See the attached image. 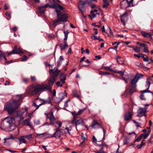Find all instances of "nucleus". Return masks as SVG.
Returning <instances> with one entry per match:
<instances>
[{
	"instance_id": "1",
	"label": "nucleus",
	"mask_w": 153,
	"mask_h": 153,
	"mask_svg": "<svg viewBox=\"0 0 153 153\" xmlns=\"http://www.w3.org/2000/svg\"><path fill=\"white\" fill-rule=\"evenodd\" d=\"M22 99L21 95L16 96V99L13 101L7 102L4 106V109L7 111L8 114L10 115L13 114L15 111L19 108L22 102L21 101Z\"/></svg>"
},
{
	"instance_id": "2",
	"label": "nucleus",
	"mask_w": 153,
	"mask_h": 153,
	"mask_svg": "<svg viewBox=\"0 0 153 153\" xmlns=\"http://www.w3.org/2000/svg\"><path fill=\"white\" fill-rule=\"evenodd\" d=\"M49 7L52 8L56 9V11L57 13L58 19L54 20L53 22V25L55 27L57 25L61 23V22H65L67 21L68 16L65 13H63L60 10L63 9V7L58 4H56L55 3L49 6Z\"/></svg>"
},
{
	"instance_id": "3",
	"label": "nucleus",
	"mask_w": 153,
	"mask_h": 153,
	"mask_svg": "<svg viewBox=\"0 0 153 153\" xmlns=\"http://www.w3.org/2000/svg\"><path fill=\"white\" fill-rule=\"evenodd\" d=\"M50 86L45 85V84H33L28 87L27 93L30 95H36L41 91H45L46 89H51Z\"/></svg>"
},
{
	"instance_id": "4",
	"label": "nucleus",
	"mask_w": 153,
	"mask_h": 153,
	"mask_svg": "<svg viewBox=\"0 0 153 153\" xmlns=\"http://www.w3.org/2000/svg\"><path fill=\"white\" fill-rule=\"evenodd\" d=\"M13 119L12 118L8 117L5 118L1 122V128L4 130H9L13 125L12 123Z\"/></svg>"
},
{
	"instance_id": "5",
	"label": "nucleus",
	"mask_w": 153,
	"mask_h": 153,
	"mask_svg": "<svg viewBox=\"0 0 153 153\" xmlns=\"http://www.w3.org/2000/svg\"><path fill=\"white\" fill-rule=\"evenodd\" d=\"M152 79H153V76H152L151 77L149 76L146 79V85L148 86V88L147 89L141 91H140L141 94L140 95V99L142 100H145L146 99V97H145V95L144 94V93L148 92L152 94H153V93L151 91L149 90V89L150 86V84L151 82L153 81Z\"/></svg>"
},
{
	"instance_id": "6",
	"label": "nucleus",
	"mask_w": 153,
	"mask_h": 153,
	"mask_svg": "<svg viewBox=\"0 0 153 153\" xmlns=\"http://www.w3.org/2000/svg\"><path fill=\"white\" fill-rule=\"evenodd\" d=\"M51 103V100L50 98L46 101H45L43 99H36L35 100L33 104V105L36 107V109H37L39 107V106L48 103V104Z\"/></svg>"
},
{
	"instance_id": "7",
	"label": "nucleus",
	"mask_w": 153,
	"mask_h": 153,
	"mask_svg": "<svg viewBox=\"0 0 153 153\" xmlns=\"http://www.w3.org/2000/svg\"><path fill=\"white\" fill-rule=\"evenodd\" d=\"M89 3L88 1L86 0H80L78 4V8L83 16V13L85 11V5L86 4H88Z\"/></svg>"
},
{
	"instance_id": "8",
	"label": "nucleus",
	"mask_w": 153,
	"mask_h": 153,
	"mask_svg": "<svg viewBox=\"0 0 153 153\" xmlns=\"http://www.w3.org/2000/svg\"><path fill=\"white\" fill-rule=\"evenodd\" d=\"M143 76V75L141 74H137L136 76H135L134 79H132L131 82V86L133 89V92L134 91L135 88L136 86V83L137 82L139 79Z\"/></svg>"
},
{
	"instance_id": "9",
	"label": "nucleus",
	"mask_w": 153,
	"mask_h": 153,
	"mask_svg": "<svg viewBox=\"0 0 153 153\" xmlns=\"http://www.w3.org/2000/svg\"><path fill=\"white\" fill-rule=\"evenodd\" d=\"M83 122L82 118L79 117H74L71 123L72 124H75L76 126L77 125L81 124Z\"/></svg>"
},
{
	"instance_id": "10",
	"label": "nucleus",
	"mask_w": 153,
	"mask_h": 153,
	"mask_svg": "<svg viewBox=\"0 0 153 153\" xmlns=\"http://www.w3.org/2000/svg\"><path fill=\"white\" fill-rule=\"evenodd\" d=\"M55 126L56 128V131L54 133L53 135L52 136V137H54L56 138H59L62 135V131L61 129H60L59 128H57V127L56 126Z\"/></svg>"
},
{
	"instance_id": "11",
	"label": "nucleus",
	"mask_w": 153,
	"mask_h": 153,
	"mask_svg": "<svg viewBox=\"0 0 153 153\" xmlns=\"http://www.w3.org/2000/svg\"><path fill=\"white\" fill-rule=\"evenodd\" d=\"M146 109H143V108H140L138 111V114L137 116L138 117H141L143 116L146 117Z\"/></svg>"
},
{
	"instance_id": "12",
	"label": "nucleus",
	"mask_w": 153,
	"mask_h": 153,
	"mask_svg": "<svg viewBox=\"0 0 153 153\" xmlns=\"http://www.w3.org/2000/svg\"><path fill=\"white\" fill-rule=\"evenodd\" d=\"M50 5L48 4H46L42 5L39 7L38 9L40 13H44L47 8L48 6L49 7Z\"/></svg>"
},
{
	"instance_id": "13",
	"label": "nucleus",
	"mask_w": 153,
	"mask_h": 153,
	"mask_svg": "<svg viewBox=\"0 0 153 153\" xmlns=\"http://www.w3.org/2000/svg\"><path fill=\"white\" fill-rule=\"evenodd\" d=\"M56 77L55 76H51L50 77V79H49L48 81V84L49 85H47L48 86H50L51 88V89H48L49 90H51L52 89L51 86L53 85V83L56 80Z\"/></svg>"
},
{
	"instance_id": "14",
	"label": "nucleus",
	"mask_w": 153,
	"mask_h": 153,
	"mask_svg": "<svg viewBox=\"0 0 153 153\" xmlns=\"http://www.w3.org/2000/svg\"><path fill=\"white\" fill-rule=\"evenodd\" d=\"M128 13L127 12H125L122 15L120 16V19L121 23L124 25H125V21L127 20Z\"/></svg>"
},
{
	"instance_id": "15",
	"label": "nucleus",
	"mask_w": 153,
	"mask_h": 153,
	"mask_svg": "<svg viewBox=\"0 0 153 153\" xmlns=\"http://www.w3.org/2000/svg\"><path fill=\"white\" fill-rule=\"evenodd\" d=\"M91 126L92 128H101L102 127L100 124L98 123L97 120H93V122L91 123Z\"/></svg>"
},
{
	"instance_id": "16",
	"label": "nucleus",
	"mask_w": 153,
	"mask_h": 153,
	"mask_svg": "<svg viewBox=\"0 0 153 153\" xmlns=\"http://www.w3.org/2000/svg\"><path fill=\"white\" fill-rule=\"evenodd\" d=\"M50 72V73L52 74L51 76H55L56 77L57 76L60 72V71L58 70L57 68H54L53 70H51Z\"/></svg>"
},
{
	"instance_id": "17",
	"label": "nucleus",
	"mask_w": 153,
	"mask_h": 153,
	"mask_svg": "<svg viewBox=\"0 0 153 153\" xmlns=\"http://www.w3.org/2000/svg\"><path fill=\"white\" fill-rule=\"evenodd\" d=\"M132 116V115L130 112L126 113L124 116V120L127 121L129 120Z\"/></svg>"
},
{
	"instance_id": "18",
	"label": "nucleus",
	"mask_w": 153,
	"mask_h": 153,
	"mask_svg": "<svg viewBox=\"0 0 153 153\" xmlns=\"http://www.w3.org/2000/svg\"><path fill=\"white\" fill-rule=\"evenodd\" d=\"M13 50H14V52L15 53L14 54H20V53H23V52L20 49V48H17V46H15Z\"/></svg>"
},
{
	"instance_id": "19",
	"label": "nucleus",
	"mask_w": 153,
	"mask_h": 153,
	"mask_svg": "<svg viewBox=\"0 0 153 153\" xmlns=\"http://www.w3.org/2000/svg\"><path fill=\"white\" fill-rule=\"evenodd\" d=\"M65 93L63 92H61L59 94V99L60 100H62L65 97H67V94L66 92V91H65Z\"/></svg>"
},
{
	"instance_id": "20",
	"label": "nucleus",
	"mask_w": 153,
	"mask_h": 153,
	"mask_svg": "<svg viewBox=\"0 0 153 153\" xmlns=\"http://www.w3.org/2000/svg\"><path fill=\"white\" fill-rule=\"evenodd\" d=\"M128 4H127L126 0H123L121 3V8L123 9L127 7Z\"/></svg>"
},
{
	"instance_id": "21",
	"label": "nucleus",
	"mask_w": 153,
	"mask_h": 153,
	"mask_svg": "<svg viewBox=\"0 0 153 153\" xmlns=\"http://www.w3.org/2000/svg\"><path fill=\"white\" fill-rule=\"evenodd\" d=\"M68 46V45L67 44L66 42L65 41L63 44H60V47L61 50H64Z\"/></svg>"
},
{
	"instance_id": "22",
	"label": "nucleus",
	"mask_w": 153,
	"mask_h": 153,
	"mask_svg": "<svg viewBox=\"0 0 153 153\" xmlns=\"http://www.w3.org/2000/svg\"><path fill=\"white\" fill-rule=\"evenodd\" d=\"M31 119V117H29V118L28 119L25 120L23 121V124L28 126H30V121Z\"/></svg>"
},
{
	"instance_id": "23",
	"label": "nucleus",
	"mask_w": 153,
	"mask_h": 153,
	"mask_svg": "<svg viewBox=\"0 0 153 153\" xmlns=\"http://www.w3.org/2000/svg\"><path fill=\"white\" fill-rule=\"evenodd\" d=\"M51 117L50 118H49L50 119V120L51 121V123L52 125H53V122L55 121L56 120V119L54 117L53 115V112H51L50 114Z\"/></svg>"
},
{
	"instance_id": "24",
	"label": "nucleus",
	"mask_w": 153,
	"mask_h": 153,
	"mask_svg": "<svg viewBox=\"0 0 153 153\" xmlns=\"http://www.w3.org/2000/svg\"><path fill=\"white\" fill-rule=\"evenodd\" d=\"M60 80L62 82V83H64L65 82V80H66V78L64 74H62L60 76Z\"/></svg>"
},
{
	"instance_id": "25",
	"label": "nucleus",
	"mask_w": 153,
	"mask_h": 153,
	"mask_svg": "<svg viewBox=\"0 0 153 153\" xmlns=\"http://www.w3.org/2000/svg\"><path fill=\"white\" fill-rule=\"evenodd\" d=\"M142 34L143 36L145 37H146L150 39L151 38V34L149 33L143 32H142Z\"/></svg>"
},
{
	"instance_id": "26",
	"label": "nucleus",
	"mask_w": 153,
	"mask_h": 153,
	"mask_svg": "<svg viewBox=\"0 0 153 153\" xmlns=\"http://www.w3.org/2000/svg\"><path fill=\"white\" fill-rule=\"evenodd\" d=\"M23 136H21L18 138L19 141V144L22 143H26V141L25 140V139L23 138Z\"/></svg>"
},
{
	"instance_id": "27",
	"label": "nucleus",
	"mask_w": 153,
	"mask_h": 153,
	"mask_svg": "<svg viewBox=\"0 0 153 153\" xmlns=\"http://www.w3.org/2000/svg\"><path fill=\"white\" fill-rule=\"evenodd\" d=\"M103 7L104 8H107L109 5L108 1L107 0L103 1Z\"/></svg>"
},
{
	"instance_id": "28",
	"label": "nucleus",
	"mask_w": 153,
	"mask_h": 153,
	"mask_svg": "<svg viewBox=\"0 0 153 153\" xmlns=\"http://www.w3.org/2000/svg\"><path fill=\"white\" fill-rule=\"evenodd\" d=\"M92 15V16L90 15H88V16L91 18V20H92L96 16V15L93 13V10H91L90 11Z\"/></svg>"
},
{
	"instance_id": "29",
	"label": "nucleus",
	"mask_w": 153,
	"mask_h": 153,
	"mask_svg": "<svg viewBox=\"0 0 153 153\" xmlns=\"http://www.w3.org/2000/svg\"><path fill=\"white\" fill-rule=\"evenodd\" d=\"M133 0H126L128 4V7H132L133 6Z\"/></svg>"
},
{
	"instance_id": "30",
	"label": "nucleus",
	"mask_w": 153,
	"mask_h": 153,
	"mask_svg": "<svg viewBox=\"0 0 153 153\" xmlns=\"http://www.w3.org/2000/svg\"><path fill=\"white\" fill-rule=\"evenodd\" d=\"M86 109V108H84L82 109H79L78 112V114L79 115L82 114Z\"/></svg>"
},
{
	"instance_id": "31",
	"label": "nucleus",
	"mask_w": 153,
	"mask_h": 153,
	"mask_svg": "<svg viewBox=\"0 0 153 153\" xmlns=\"http://www.w3.org/2000/svg\"><path fill=\"white\" fill-rule=\"evenodd\" d=\"M134 51L137 53H139L140 52V48L138 47L137 46H136L133 48V49Z\"/></svg>"
},
{
	"instance_id": "32",
	"label": "nucleus",
	"mask_w": 153,
	"mask_h": 153,
	"mask_svg": "<svg viewBox=\"0 0 153 153\" xmlns=\"http://www.w3.org/2000/svg\"><path fill=\"white\" fill-rule=\"evenodd\" d=\"M16 113L17 115L18 116L21 117L22 116L24 113L20 111H16Z\"/></svg>"
},
{
	"instance_id": "33",
	"label": "nucleus",
	"mask_w": 153,
	"mask_h": 153,
	"mask_svg": "<svg viewBox=\"0 0 153 153\" xmlns=\"http://www.w3.org/2000/svg\"><path fill=\"white\" fill-rule=\"evenodd\" d=\"M73 93L75 97H76L79 99L80 98V96L79 95H78L77 94V92L76 90H74L73 92Z\"/></svg>"
},
{
	"instance_id": "34",
	"label": "nucleus",
	"mask_w": 153,
	"mask_h": 153,
	"mask_svg": "<svg viewBox=\"0 0 153 153\" xmlns=\"http://www.w3.org/2000/svg\"><path fill=\"white\" fill-rule=\"evenodd\" d=\"M1 57H3V58L5 60H6V58L5 57V54L3 53V52L1 51H0V58H1Z\"/></svg>"
},
{
	"instance_id": "35",
	"label": "nucleus",
	"mask_w": 153,
	"mask_h": 153,
	"mask_svg": "<svg viewBox=\"0 0 153 153\" xmlns=\"http://www.w3.org/2000/svg\"><path fill=\"white\" fill-rule=\"evenodd\" d=\"M145 145V143L142 142L141 144L140 145H137V146L136 147L138 149H140L141 147H142L143 146H144Z\"/></svg>"
},
{
	"instance_id": "36",
	"label": "nucleus",
	"mask_w": 153,
	"mask_h": 153,
	"mask_svg": "<svg viewBox=\"0 0 153 153\" xmlns=\"http://www.w3.org/2000/svg\"><path fill=\"white\" fill-rule=\"evenodd\" d=\"M81 137L82 139L84 141H85L87 138V136L85 135H84V134L82 133L81 134Z\"/></svg>"
},
{
	"instance_id": "37",
	"label": "nucleus",
	"mask_w": 153,
	"mask_h": 153,
	"mask_svg": "<svg viewBox=\"0 0 153 153\" xmlns=\"http://www.w3.org/2000/svg\"><path fill=\"white\" fill-rule=\"evenodd\" d=\"M111 66H109V67L104 66L103 67V68L104 69L107 70H109L111 71H113V72L114 71V70L111 69Z\"/></svg>"
},
{
	"instance_id": "38",
	"label": "nucleus",
	"mask_w": 153,
	"mask_h": 153,
	"mask_svg": "<svg viewBox=\"0 0 153 153\" xmlns=\"http://www.w3.org/2000/svg\"><path fill=\"white\" fill-rule=\"evenodd\" d=\"M56 123L58 125V126L57 128H60L62 126V123L60 121H57L56 122Z\"/></svg>"
},
{
	"instance_id": "39",
	"label": "nucleus",
	"mask_w": 153,
	"mask_h": 153,
	"mask_svg": "<svg viewBox=\"0 0 153 153\" xmlns=\"http://www.w3.org/2000/svg\"><path fill=\"white\" fill-rule=\"evenodd\" d=\"M114 72L117 73L119 74L121 76H122L124 75V73L121 71H114Z\"/></svg>"
},
{
	"instance_id": "40",
	"label": "nucleus",
	"mask_w": 153,
	"mask_h": 153,
	"mask_svg": "<svg viewBox=\"0 0 153 153\" xmlns=\"http://www.w3.org/2000/svg\"><path fill=\"white\" fill-rule=\"evenodd\" d=\"M5 14L8 17L7 19L8 20L9 19L11 18V14L10 12H7Z\"/></svg>"
},
{
	"instance_id": "41",
	"label": "nucleus",
	"mask_w": 153,
	"mask_h": 153,
	"mask_svg": "<svg viewBox=\"0 0 153 153\" xmlns=\"http://www.w3.org/2000/svg\"><path fill=\"white\" fill-rule=\"evenodd\" d=\"M144 49L143 50V51L144 52L146 53H149V51L148 50V48L146 46L144 47Z\"/></svg>"
},
{
	"instance_id": "42",
	"label": "nucleus",
	"mask_w": 153,
	"mask_h": 153,
	"mask_svg": "<svg viewBox=\"0 0 153 153\" xmlns=\"http://www.w3.org/2000/svg\"><path fill=\"white\" fill-rule=\"evenodd\" d=\"M65 130L64 131V132H65V133L66 134L67 133H68V134H70V133L69 132V130H69L68 127H66L65 128Z\"/></svg>"
},
{
	"instance_id": "43",
	"label": "nucleus",
	"mask_w": 153,
	"mask_h": 153,
	"mask_svg": "<svg viewBox=\"0 0 153 153\" xmlns=\"http://www.w3.org/2000/svg\"><path fill=\"white\" fill-rule=\"evenodd\" d=\"M140 136L142 138L143 137L144 139H146L148 137V134L146 133H143Z\"/></svg>"
},
{
	"instance_id": "44",
	"label": "nucleus",
	"mask_w": 153,
	"mask_h": 153,
	"mask_svg": "<svg viewBox=\"0 0 153 153\" xmlns=\"http://www.w3.org/2000/svg\"><path fill=\"white\" fill-rule=\"evenodd\" d=\"M27 59V57L25 55H24L22 58V60L24 61H26Z\"/></svg>"
},
{
	"instance_id": "45",
	"label": "nucleus",
	"mask_w": 153,
	"mask_h": 153,
	"mask_svg": "<svg viewBox=\"0 0 153 153\" xmlns=\"http://www.w3.org/2000/svg\"><path fill=\"white\" fill-rule=\"evenodd\" d=\"M101 128H102L103 130V138L104 139H105V135L106 133V131L104 128L102 127Z\"/></svg>"
},
{
	"instance_id": "46",
	"label": "nucleus",
	"mask_w": 153,
	"mask_h": 153,
	"mask_svg": "<svg viewBox=\"0 0 153 153\" xmlns=\"http://www.w3.org/2000/svg\"><path fill=\"white\" fill-rule=\"evenodd\" d=\"M32 137V134H30L29 135H26L25 136V137L27 138L28 139H30Z\"/></svg>"
},
{
	"instance_id": "47",
	"label": "nucleus",
	"mask_w": 153,
	"mask_h": 153,
	"mask_svg": "<svg viewBox=\"0 0 153 153\" xmlns=\"http://www.w3.org/2000/svg\"><path fill=\"white\" fill-rule=\"evenodd\" d=\"M132 121L134 124H136V126H137V127H140V123H138V122H136L134 120H133Z\"/></svg>"
},
{
	"instance_id": "48",
	"label": "nucleus",
	"mask_w": 153,
	"mask_h": 153,
	"mask_svg": "<svg viewBox=\"0 0 153 153\" xmlns=\"http://www.w3.org/2000/svg\"><path fill=\"white\" fill-rule=\"evenodd\" d=\"M121 57L120 56H117L116 57V59L117 62L120 64H123V62H119V59H120Z\"/></svg>"
},
{
	"instance_id": "49",
	"label": "nucleus",
	"mask_w": 153,
	"mask_h": 153,
	"mask_svg": "<svg viewBox=\"0 0 153 153\" xmlns=\"http://www.w3.org/2000/svg\"><path fill=\"white\" fill-rule=\"evenodd\" d=\"M71 113L74 116V117H76V116L79 115L78 114V112L76 113L75 111L72 112H71Z\"/></svg>"
},
{
	"instance_id": "50",
	"label": "nucleus",
	"mask_w": 153,
	"mask_h": 153,
	"mask_svg": "<svg viewBox=\"0 0 153 153\" xmlns=\"http://www.w3.org/2000/svg\"><path fill=\"white\" fill-rule=\"evenodd\" d=\"M32 113H29L27 112L26 113L25 115V117H27L28 116H30V117H31V115H32Z\"/></svg>"
},
{
	"instance_id": "51",
	"label": "nucleus",
	"mask_w": 153,
	"mask_h": 153,
	"mask_svg": "<svg viewBox=\"0 0 153 153\" xmlns=\"http://www.w3.org/2000/svg\"><path fill=\"white\" fill-rule=\"evenodd\" d=\"M61 83V82H60V81H58L57 82H56V84L58 86H60V87H62V84H60Z\"/></svg>"
},
{
	"instance_id": "52",
	"label": "nucleus",
	"mask_w": 153,
	"mask_h": 153,
	"mask_svg": "<svg viewBox=\"0 0 153 153\" xmlns=\"http://www.w3.org/2000/svg\"><path fill=\"white\" fill-rule=\"evenodd\" d=\"M91 39H92L97 40L99 39V38H97V36H92L91 37Z\"/></svg>"
},
{
	"instance_id": "53",
	"label": "nucleus",
	"mask_w": 153,
	"mask_h": 153,
	"mask_svg": "<svg viewBox=\"0 0 153 153\" xmlns=\"http://www.w3.org/2000/svg\"><path fill=\"white\" fill-rule=\"evenodd\" d=\"M22 80L25 83H27L28 82V79L27 78L23 79Z\"/></svg>"
},
{
	"instance_id": "54",
	"label": "nucleus",
	"mask_w": 153,
	"mask_h": 153,
	"mask_svg": "<svg viewBox=\"0 0 153 153\" xmlns=\"http://www.w3.org/2000/svg\"><path fill=\"white\" fill-rule=\"evenodd\" d=\"M34 123L36 125H38L39 124V121L38 120H35L34 121Z\"/></svg>"
},
{
	"instance_id": "55",
	"label": "nucleus",
	"mask_w": 153,
	"mask_h": 153,
	"mask_svg": "<svg viewBox=\"0 0 153 153\" xmlns=\"http://www.w3.org/2000/svg\"><path fill=\"white\" fill-rule=\"evenodd\" d=\"M142 138L141 137V136H140L139 137H138L136 139L135 141L138 142L141 140Z\"/></svg>"
},
{
	"instance_id": "56",
	"label": "nucleus",
	"mask_w": 153,
	"mask_h": 153,
	"mask_svg": "<svg viewBox=\"0 0 153 153\" xmlns=\"http://www.w3.org/2000/svg\"><path fill=\"white\" fill-rule=\"evenodd\" d=\"M96 153H105L102 150H100L99 151H95Z\"/></svg>"
},
{
	"instance_id": "57",
	"label": "nucleus",
	"mask_w": 153,
	"mask_h": 153,
	"mask_svg": "<svg viewBox=\"0 0 153 153\" xmlns=\"http://www.w3.org/2000/svg\"><path fill=\"white\" fill-rule=\"evenodd\" d=\"M31 79L32 81H35L36 80V77L34 76H31Z\"/></svg>"
},
{
	"instance_id": "58",
	"label": "nucleus",
	"mask_w": 153,
	"mask_h": 153,
	"mask_svg": "<svg viewBox=\"0 0 153 153\" xmlns=\"http://www.w3.org/2000/svg\"><path fill=\"white\" fill-rule=\"evenodd\" d=\"M64 33L65 34V37H68V34L69 33V32L68 31H64Z\"/></svg>"
},
{
	"instance_id": "59",
	"label": "nucleus",
	"mask_w": 153,
	"mask_h": 153,
	"mask_svg": "<svg viewBox=\"0 0 153 153\" xmlns=\"http://www.w3.org/2000/svg\"><path fill=\"white\" fill-rule=\"evenodd\" d=\"M127 140L126 138H125L123 140V144L126 145L128 143Z\"/></svg>"
},
{
	"instance_id": "60",
	"label": "nucleus",
	"mask_w": 153,
	"mask_h": 153,
	"mask_svg": "<svg viewBox=\"0 0 153 153\" xmlns=\"http://www.w3.org/2000/svg\"><path fill=\"white\" fill-rule=\"evenodd\" d=\"M108 28H109V31H110V35L112 36H113V34L112 31V30H111V29L109 27H108Z\"/></svg>"
},
{
	"instance_id": "61",
	"label": "nucleus",
	"mask_w": 153,
	"mask_h": 153,
	"mask_svg": "<svg viewBox=\"0 0 153 153\" xmlns=\"http://www.w3.org/2000/svg\"><path fill=\"white\" fill-rule=\"evenodd\" d=\"M140 46L141 47H144L146 46V45L144 43H140Z\"/></svg>"
},
{
	"instance_id": "62",
	"label": "nucleus",
	"mask_w": 153,
	"mask_h": 153,
	"mask_svg": "<svg viewBox=\"0 0 153 153\" xmlns=\"http://www.w3.org/2000/svg\"><path fill=\"white\" fill-rule=\"evenodd\" d=\"M14 50H13L12 51L9 52V53H8V55H10L12 54H14V53H15L14 52Z\"/></svg>"
},
{
	"instance_id": "63",
	"label": "nucleus",
	"mask_w": 153,
	"mask_h": 153,
	"mask_svg": "<svg viewBox=\"0 0 153 153\" xmlns=\"http://www.w3.org/2000/svg\"><path fill=\"white\" fill-rule=\"evenodd\" d=\"M70 100H67L65 102L64 106L65 107H67L68 106V102Z\"/></svg>"
},
{
	"instance_id": "64",
	"label": "nucleus",
	"mask_w": 153,
	"mask_h": 153,
	"mask_svg": "<svg viewBox=\"0 0 153 153\" xmlns=\"http://www.w3.org/2000/svg\"><path fill=\"white\" fill-rule=\"evenodd\" d=\"M10 84V82L8 81H6V82L4 83V85H9Z\"/></svg>"
}]
</instances>
